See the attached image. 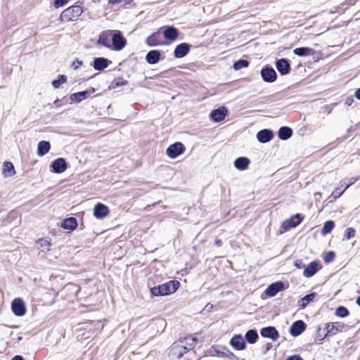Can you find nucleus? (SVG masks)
<instances>
[{"mask_svg":"<svg viewBox=\"0 0 360 360\" xmlns=\"http://www.w3.org/2000/svg\"><path fill=\"white\" fill-rule=\"evenodd\" d=\"M11 309L15 315L21 316L26 312V308L23 300L20 298H15L11 304Z\"/></svg>","mask_w":360,"mask_h":360,"instance_id":"5","label":"nucleus"},{"mask_svg":"<svg viewBox=\"0 0 360 360\" xmlns=\"http://www.w3.org/2000/svg\"><path fill=\"white\" fill-rule=\"evenodd\" d=\"M295 266L298 269H302V267H304V265L303 264L302 260L297 259L295 262Z\"/></svg>","mask_w":360,"mask_h":360,"instance_id":"47","label":"nucleus"},{"mask_svg":"<svg viewBox=\"0 0 360 360\" xmlns=\"http://www.w3.org/2000/svg\"><path fill=\"white\" fill-rule=\"evenodd\" d=\"M111 62L105 58H96L94 61L93 67L96 70H103L108 68Z\"/></svg>","mask_w":360,"mask_h":360,"instance_id":"17","label":"nucleus"},{"mask_svg":"<svg viewBox=\"0 0 360 360\" xmlns=\"http://www.w3.org/2000/svg\"><path fill=\"white\" fill-rule=\"evenodd\" d=\"M261 335L264 338H270L276 340L278 338V333L274 327H266L261 330Z\"/></svg>","mask_w":360,"mask_h":360,"instance_id":"12","label":"nucleus"},{"mask_svg":"<svg viewBox=\"0 0 360 360\" xmlns=\"http://www.w3.org/2000/svg\"><path fill=\"white\" fill-rule=\"evenodd\" d=\"M181 342H185L186 346H188V347L191 349L195 346L196 338L192 337H186L184 338V341H181Z\"/></svg>","mask_w":360,"mask_h":360,"instance_id":"37","label":"nucleus"},{"mask_svg":"<svg viewBox=\"0 0 360 360\" xmlns=\"http://www.w3.org/2000/svg\"><path fill=\"white\" fill-rule=\"evenodd\" d=\"M284 289V285L282 282H276L271 284L266 290L265 293L269 297L275 296L278 292Z\"/></svg>","mask_w":360,"mask_h":360,"instance_id":"10","label":"nucleus"},{"mask_svg":"<svg viewBox=\"0 0 360 360\" xmlns=\"http://www.w3.org/2000/svg\"><path fill=\"white\" fill-rule=\"evenodd\" d=\"M172 349H177V350H179V354L178 356L179 358L181 356H182V355L188 352L190 350V349L187 346H186V345H178L176 346H174Z\"/></svg>","mask_w":360,"mask_h":360,"instance_id":"39","label":"nucleus"},{"mask_svg":"<svg viewBox=\"0 0 360 360\" xmlns=\"http://www.w3.org/2000/svg\"><path fill=\"white\" fill-rule=\"evenodd\" d=\"M257 338L258 335L255 330H249L245 334V339L250 344L255 343Z\"/></svg>","mask_w":360,"mask_h":360,"instance_id":"32","label":"nucleus"},{"mask_svg":"<svg viewBox=\"0 0 360 360\" xmlns=\"http://www.w3.org/2000/svg\"><path fill=\"white\" fill-rule=\"evenodd\" d=\"M67 77L66 76L62 75H60L58 79H55L52 82V85L54 88H58L62 84L66 82Z\"/></svg>","mask_w":360,"mask_h":360,"instance_id":"38","label":"nucleus"},{"mask_svg":"<svg viewBox=\"0 0 360 360\" xmlns=\"http://www.w3.org/2000/svg\"><path fill=\"white\" fill-rule=\"evenodd\" d=\"M335 258V254L333 252H328L326 253V255L323 257V260L326 263H329L332 262Z\"/></svg>","mask_w":360,"mask_h":360,"instance_id":"41","label":"nucleus"},{"mask_svg":"<svg viewBox=\"0 0 360 360\" xmlns=\"http://www.w3.org/2000/svg\"><path fill=\"white\" fill-rule=\"evenodd\" d=\"M109 213V209L108 207L102 204V203H98L96 205L94 210V215L98 218L101 219L105 217H106Z\"/></svg>","mask_w":360,"mask_h":360,"instance_id":"11","label":"nucleus"},{"mask_svg":"<svg viewBox=\"0 0 360 360\" xmlns=\"http://www.w3.org/2000/svg\"><path fill=\"white\" fill-rule=\"evenodd\" d=\"M146 43L150 46L158 45L159 41H158V34L156 33H154L150 37H148L146 39Z\"/></svg>","mask_w":360,"mask_h":360,"instance_id":"36","label":"nucleus"},{"mask_svg":"<svg viewBox=\"0 0 360 360\" xmlns=\"http://www.w3.org/2000/svg\"><path fill=\"white\" fill-rule=\"evenodd\" d=\"M90 94L88 91H79L70 95V100L75 103H80L83 100L87 98Z\"/></svg>","mask_w":360,"mask_h":360,"instance_id":"25","label":"nucleus"},{"mask_svg":"<svg viewBox=\"0 0 360 360\" xmlns=\"http://www.w3.org/2000/svg\"><path fill=\"white\" fill-rule=\"evenodd\" d=\"M112 31L106 30L101 32L98 37L97 44L107 48H110V38L112 39Z\"/></svg>","mask_w":360,"mask_h":360,"instance_id":"7","label":"nucleus"},{"mask_svg":"<svg viewBox=\"0 0 360 360\" xmlns=\"http://www.w3.org/2000/svg\"><path fill=\"white\" fill-rule=\"evenodd\" d=\"M344 328V324L341 322H333V323H328L325 324V327L323 328L324 330L326 331L325 336L327 335H335L338 333L341 332Z\"/></svg>","mask_w":360,"mask_h":360,"instance_id":"4","label":"nucleus"},{"mask_svg":"<svg viewBox=\"0 0 360 360\" xmlns=\"http://www.w3.org/2000/svg\"><path fill=\"white\" fill-rule=\"evenodd\" d=\"M257 140L261 143H266L273 138L272 132L269 129L259 131L257 134Z\"/></svg>","mask_w":360,"mask_h":360,"instance_id":"20","label":"nucleus"},{"mask_svg":"<svg viewBox=\"0 0 360 360\" xmlns=\"http://www.w3.org/2000/svg\"><path fill=\"white\" fill-rule=\"evenodd\" d=\"M160 53L159 51L153 50L150 51L146 57V61L149 64H156L160 60Z\"/></svg>","mask_w":360,"mask_h":360,"instance_id":"24","label":"nucleus"},{"mask_svg":"<svg viewBox=\"0 0 360 360\" xmlns=\"http://www.w3.org/2000/svg\"><path fill=\"white\" fill-rule=\"evenodd\" d=\"M61 226L65 229L72 231L77 228V221L75 218L70 217L65 219Z\"/></svg>","mask_w":360,"mask_h":360,"instance_id":"28","label":"nucleus"},{"mask_svg":"<svg viewBox=\"0 0 360 360\" xmlns=\"http://www.w3.org/2000/svg\"><path fill=\"white\" fill-rule=\"evenodd\" d=\"M320 331H321V329H319L318 330V333H317V338L319 340H323V338L326 337L325 335H323V337H321V335H320Z\"/></svg>","mask_w":360,"mask_h":360,"instance_id":"52","label":"nucleus"},{"mask_svg":"<svg viewBox=\"0 0 360 360\" xmlns=\"http://www.w3.org/2000/svg\"><path fill=\"white\" fill-rule=\"evenodd\" d=\"M4 173L6 176H12L15 174V169L13 164L9 162H6L4 165Z\"/></svg>","mask_w":360,"mask_h":360,"instance_id":"33","label":"nucleus"},{"mask_svg":"<svg viewBox=\"0 0 360 360\" xmlns=\"http://www.w3.org/2000/svg\"><path fill=\"white\" fill-rule=\"evenodd\" d=\"M355 234V231L353 228H347L345 230V236L347 238V239H350L351 238L354 237Z\"/></svg>","mask_w":360,"mask_h":360,"instance_id":"42","label":"nucleus"},{"mask_svg":"<svg viewBox=\"0 0 360 360\" xmlns=\"http://www.w3.org/2000/svg\"><path fill=\"white\" fill-rule=\"evenodd\" d=\"M356 303L360 306V296L357 298Z\"/></svg>","mask_w":360,"mask_h":360,"instance_id":"55","label":"nucleus"},{"mask_svg":"<svg viewBox=\"0 0 360 360\" xmlns=\"http://www.w3.org/2000/svg\"><path fill=\"white\" fill-rule=\"evenodd\" d=\"M286 360H302V359L299 356H292L288 357Z\"/></svg>","mask_w":360,"mask_h":360,"instance_id":"49","label":"nucleus"},{"mask_svg":"<svg viewBox=\"0 0 360 360\" xmlns=\"http://www.w3.org/2000/svg\"><path fill=\"white\" fill-rule=\"evenodd\" d=\"M292 134V129L288 127H282L278 131V137L282 140H287Z\"/></svg>","mask_w":360,"mask_h":360,"instance_id":"30","label":"nucleus"},{"mask_svg":"<svg viewBox=\"0 0 360 360\" xmlns=\"http://www.w3.org/2000/svg\"><path fill=\"white\" fill-rule=\"evenodd\" d=\"M315 51L309 47H300L296 48L293 50V53L297 56L300 57H307L311 55H314Z\"/></svg>","mask_w":360,"mask_h":360,"instance_id":"22","label":"nucleus"},{"mask_svg":"<svg viewBox=\"0 0 360 360\" xmlns=\"http://www.w3.org/2000/svg\"><path fill=\"white\" fill-rule=\"evenodd\" d=\"M68 2V0H54V6L56 8H59L65 4H66Z\"/></svg>","mask_w":360,"mask_h":360,"instance_id":"44","label":"nucleus"},{"mask_svg":"<svg viewBox=\"0 0 360 360\" xmlns=\"http://www.w3.org/2000/svg\"><path fill=\"white\" fill-rule=\"evenodd\" d=\"M250 160L245 157L238 158L234 161V166L238 170H245L250 165Z\"/></svg>","mask_w":360,"mask_h":360,"instance_id":"23","label":"nucleus"},{"mask_svg":"<svg viewBox=\"0 0 360 360\" xmlns=\"http://www.w3.org/2000/svg\"><path fill=\"white\" fill-rule=\"evenodd\" d=\"M184 151V146L180 142L172 144L167 149V155L171 158H176Z\"/></svg>","mask_w":360,"mask_h":360,"instance_id":"6","label":"nucleus"},{"mask_svg":"<svg viewBox=\"0 0 360 360\" xmlns=\"http://www.w3.org/2000/svg\"><path fill=\"white\" fill-rule=\"evenodd\" d=\"M179 282L170 281L162 285L155 286L150 289L153 296H164L174 293L179 287Z\"/></svg>","mask_w":360,"mask_h":360,"instance_id":"1","label":"nucleus"},{"mask_svg":"<svg viewBox=\"0 0 360 360\" xmlns=\"http://www.w3.org/2000/svg\"><path fill=\"white\" fill-rule=\"evenodd\" d=\"M112 43L113 49L120 51L125 47L127 41L120 31L115 30L112 31Z\"/></svg>","mask_w":360,"mask_h":360,"instance_id":"3","label":"nucleus"},{"mask_svg":"<svg viewBox=\"0 0 360 360\" xmlns=\"http://www.w3.org/2000/svg\"><path fill=\"white\" fill-rule=\"evenodd\" d=\"M276 67L282 75H287L290 71V64L288 60L284 58L278 60L276 63Z\"/></svg>","mask_w":360,"mask_h":360,"instance_id":"13","label":"nucleus"},{"mask_svg":"<svg viewBox=\"0 0 360 360\" xmlns=\"http://www.w3.org/2000/svg\"><path fill=\"white\" fill-rule=\"evenodd\" d=\"M82 64H83V63H82V60L76 59L75 60L73 61V63L72 64V68L74 70H77L78 68H79L82 65Z\"/></svg>","mask_w":360,"mask_h":360,"instance_id":"45","label":"nucleus"},{"mask_svg":"<svg viewBox=\"0 0 360 360\" xmlns=\"http://www.w3.org/2000/svg\"><path fill=\"white\" fill-rule=\"evenodd\" d=\"M261 76L266 82L271 83L276 81L277 75L272 68L266 67L261 71Z\"/></svg>","mask_w":360,"mask_h":360,"instance_id":"8","label":"nucleus"},{"mask_svg":"<svg viewBox=\"0 0 360 360\" xmlns=\"http://www.w3.org/2000/svg\"><path fill=\"white\" fill-rule=\"evenodd\" d=\"M122 1V0H109L108 3L112 4H120Z\"/></svg>","mask_w":360,"mask_h":360,"instance_id":"50","label":"nucleus"},{"mask_svg":"<svg viewBox=\"0 0 360 360\" xmlns=\"http://www.w3.org/2000/svg\"><path fill=\"white\" fill-rule=\"evenodd\" d=\"M160 30L162 31L164 37L167 40L174 41L179 36V31L173 26L162 27L160 28Z\"/></svg>","mask_w":360,"mask_h":360,"instance_id":"9","label":"nucleus"},{"mask_svg":"<svg viewBox=\"0 0 360 360\" xmlns=\"http://www.w3.org/2000/svg\"><path fill=\"white\" fill-rule=\"evenodd\" d=\"M50 143L48 141H41L37 146V154L39 156H43L50 150Z\"/></svg>","mask_w":360,"mask_h":360,"instance_id":"27","label":"nucleus"},{"mask_svg":"<svg viewBox=\"0 0 360 360\" xmlns=\"http://www.w3.org/2000/svg\"><path fill=\"white\" fill-rule=\"evenodd\" d=\"M320 269L319 262H311L304 269V276L305 277L309 278L314 276L318 270Z\"/></svg>","mask_w":360,"mask_h":360,"instance_id":"14","label":"nucleus"},{"mask_svg":"<svg viewBox=\"0 0 360 360\" xmlns=\"http://www.w3.org/2000/svg\"><path fill=\"white\" fill-rule=\"evenodd\" d=\"M215 243H216V245H217V246H220V245H221V241L220 240L217 239V240H215Z\"/></svg>","mask_w":360,"mask_h":360,"instance_id":"54","label":"nucleus"},{"mask_svg":"<svg viewBox=\"0 0 360 360\" xmlns=\"http://www.w3.org/2000/svg\"><path fill=\"white\" fill-rule=\"evenodd\" d=\"M231 345L238 350L243 349L245 347V342L241 335H235L231 340Z\"/></svg>","mask_w":360,"mask_h":360,"instance_id":"26","label":"nucleus"},{"mask_svg":"<svg viewBox=\"0 0 360 360\" xmlns=\"http://www.w3.org/2000/svg\"><path fill=\"white\" fill-rule=\"evenodd\" d=\"M53 171L56 173H62L66 169V162L63 158H58L52 163Z\"/></svg>","mask_w":360,"mask_h":360,"instance_id":"19","label":"nucleus"},{"mask_svg":"<svg viewBox=\"0 0 360 360\" xmlns=\"http://www.w3.org/2000/svg\"><path fill=\"white\" fill-rule=\"evenodd\" d=\"M354 181H352L349 185H347L345 188L342 191H339V188H336L335 191L333 193L332 195L334 197V198H339L343 192L349 186V185L352 184Z\"/></svg>","mask_w":360,"mask_h":360,"instance_id":"43","label":"nucleus"},{"mask_svg":"<svg viewBox=\"0 0 360 360\" xmlns=\"http://www.w3.org/2000/svg\"><path fill=\"white\" fill-rule=\"evenodd\" d=\"M83 13V9L80 6L74 5L65 9L60 14V18L63 22L75 21Z\"/></svg>","mask_w":360,"mask_h":360,"instance_id":"2","label":"nucleus"},{"mask_svg":"<svg viewBox=\"0 0 360 360\" xmlns=\"http://www.w3.org/2000/svg\"><path fill=\"white\" fill-rule=\"evenodd\" d=\"M115 84L117 86H124L127 84V81L123 79V78L119 77V78L115 79Z\"/></svg>","mask_w":360,"mask_h":360,"instance_id":"46","label":"nucleus"},{"mask_svg":"<svg viewBox=\"0 0 360 360\" xmlns=\"http://www.w3.org/2000/svg\"><path fill=\"white\" fill-rule=\"evenodd\" d=\"M37 243L42 252H46L50 250L51 241L46 238H40L37 241Z\"/></svg>","mask_w":360,"mask_h":360,"instance_id":"31","label":"nucleus"},{"mask_svg":"<svg viewBox=\"0 0 360 360\" xmlns=\"http://www.w3.org/2000/svg\"><path fill=\"white\" fill-rule=\"evenodd\" d=\"M316 295V294L315 292L307 295L306 296H304L298 301V306H300L302 309L305 308L307 306V304L315 298Z\"/></svg>","mask_w":360,"mask_h":360,"instance_id":"29","label":"nucleus"},{"mask_svg":"<svg viewBox=\"0 0 360 360\" xmlns=\"http://www.w3.org/2000/svg\"><path fill=\"white\" fill-rule=\"evenodd\" d=\"M212 307H213V305L210 303H208L204 307L203 311H211Z\"/></svg>","mask_w":360,"mask_h":360,"instance_id":"48","label":"nucleus"},{"mask_svg":"<svg viewBox=\"0 0 360 360\" xmlns=\"http://www.w3.org/2000/svg\"><path fill=\"white\" fill-rule=\"evenodd\" d=\"M348 310L344 307H339L336 309V315L340 317H345L348 315Z\"/></svg>","mask_w":360,"mask_h":360,"instance_id":"40","label":"nucleus"},{"mask_svg":"<svg viewBox=\"0 0 360 360\" xmlns=\"http://www.w3.org/2000/svg\"><path fill=\"white\" fill-rule=\"evenodd\" d=\"M335 224L333 221H326L322 229L321 233L323 235L329 233L334 228Z\"/></svg>","mask_w":360,"mask_h":360,"instance_id":"34","label":"nucleus"},{"mask_svg":"<svg viewBox=\"0 0 360 360\" xmlns=\"http://www.w3.org/2000/svg\"><path fill=\"white\" fill-rule=\"evenodd\" d=\"M302 221V219L299 214L295 215L289 220H286L283 222V226L285 229H288L292 227H295L300 224Z\"/></svg>","mask_w":360,"mask_h":360,"instance_id":"21","label":"nucleus"},{"mask_svg":"<svg viewBox=\"0 0 360 360\" xmlns=\"http://www.w3.org/2000/svg\"><path fill=\"white\" fill-rule=\"evenodd\" d=\"M226 112V108L225 107H221L217 110H212L210 114V117L214 121L220 122L224 119Z\"/></svg>","mask_w":360,"mask_h":360,"instance_id":"16","label":"nucleus"},{"mask_svg":"<svg viewBox=\"0 0 360 360\" xmlns=\"http://www.w3.org/2000/svg\"><path fill=\"white\" fill-rule=\"evenodd\" d=\"M189 51V45L186 43H181L176 46L174 54L176 58H180L184 57Z\"/></svg>","mask_w":360,"mask_h":360,"instance_id":"15","label":"nucleus"},{"mask_svg":"<svg viewBox=\"0 0 360 360\" xmlns=\"http://www.w3.org/2000/svg\"><path fill=\"white\" fill-rule=\"evenodd\" d=\"M11 360H24L21 356H15Z\"/></svg>","mask_w":360,"mask_h":360,"instance_id":"53","label":"nucleus"},{"mask_svg":"<svg viewBox=\"0 0 360 360\" xmlns=\"http://www.w3.org/2000/svg\"><path fill=\"white\" fill-rule=\"evenodd\" d=\"M249 65V62L246 60H239L233 64V68L236 70H239L242 68H247Z\"/></svg>","mask_w":360,"mask_h":360,"instance_id":"35","label":"nucleus"},{"mask_svg":"<svg viewBox=\"0 0 360 360\" xmlns=\"http://www.w3.org/2000/svg\"><path fill=\"white\" fill-rule=\"evenodd\" d=\"M305 329L304 323L300 320L295 321L290 328V333L293 336H297L300 335Z\"/></svg>","mask_w":360,"mask_h":360,"instance_id":"18","label":"nucleus"},{"mask_svg":"<svg viewBox=\"0 0 360 360\" xmlns=\"http://www.w3.org/2000/svg\"><path fill=\"white\" fill-rule=\"evenodd\" d=\"M355 96L357 99L360 100V88L356 91Z\"/></svg>","mask_w":360,"mask_h":360,"instance_id":"51","label":"nucleus"}]
</instances>
